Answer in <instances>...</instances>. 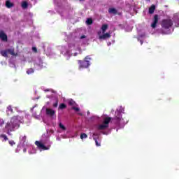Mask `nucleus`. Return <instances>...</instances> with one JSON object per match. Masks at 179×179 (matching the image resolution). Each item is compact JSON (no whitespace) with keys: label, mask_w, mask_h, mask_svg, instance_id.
Instances as JSON below:
<instances>
[{"label":"nucleus","mask_w":179,"mask_h":179,"mask_svg":"<svg viewBox=\"0 0 179 179\" xmlns=\"http://www.w3.org/2000/svg\"><path fill=\"white\" fill-rule=\"evenodd\" d=\"M22 124V117L15 115L11 117L10 121L7 122L5 128L7 130V134L9 132H13L15 129H18Z\"/></svg>","instance_id":"nucleus-1"},{"label":"nucleus","mask_w":179,"mask_h":179,"mask_svg":"<svg viewBox=\"0 0 179 179\" xmlns=\"http://www.w3.org/2000/svg\"><path fill=\"white\" fill-rule=\"evenodd\" d=\"M89 59H92V58L89 57V56L85 57L84 60H78L79 69H86L90 66V61Z\"/></svg>","instance_id":"nucleus-2"},{"label":"nucleus","mask_w":179,"mask_h":179,"mask_svg":"<svg viewBox=\"0 0 179 179\" xmlns=\"http://www.w3.org/2000/svg\"><path fill=\"white\" fill-rule=\"evenodd\" d=\"M122 120H123L122 113H121L120 110H116L115 113V117L112 119L113 124H115V125H120V124H121Z\"/></svg>","instance_id":"nucleus-3"},{"label":"nucleus","mask_w":179,"mask_h":179,"mask_svg":"<svg viewBox=\"0 0 179 179\" xmlns=\"http://www.w3.org/2000/svg\"><path fill=\"white\" fill-rule=\"evenodd\" d=\"M173 24V20L171 19H165L163 20L162 22V27L163 29H170V27H172Z\"/></svg>","instance_id":"nucleus-4"},{"label":"nucleus","mask_w":179,"mask_h":179,"mask_svg":"<svg viewBox=\"0 0 179 179\" xmlns=\"http://www.w3.org/2000/svg\"><path fill=\"white\" fill-rule=\"evenodd\" d=\"M157 23H159V15L156 14L154 15L153 21L151 24V27L152 29H156Z\"/></svg>","instance_id":"nucleus-5"},{"label":"nucleus","mask_w":179,"mask_h":179,"mask_svg":"<svg viewBox=\"0 0 179 179\" xmlns=\"http://www.w3.org/2000/svg\"><path fill=\"white\" fill-rule=\"evenodd\" d=\"M0 38L2 41H4V43L8 42V35H6L3 30H0Z\"/></svg>","instance_id":"nucleus-6"},{"label":"nucleus","mask_w":179,"mask_h":179,"mask_svg":"<svg viewBox=\"0 0 179 179\" xmlns=\"http://www.w3.org/2000/svg\"><path fill=\"white\" fill-rule=\"evenodd\" d=\"M35 145H36V146H38V148H39L40 149H43V150H48V148L45 147V145L40 141H36Z\"/></svg>","instance_id":"nucleus-7"},{"label":"nucleus","mask_w":179,"mask_h":179,"mask_svg":"<svg viewBox=\"0 0 179 179\" xmlns=\"http://www.w3.org/2000/svg\"><path fill=\"white\" fill-rule=\"evenodd\" d=\"M110 37H111V34L110 33H106L99 36V40H106V38H110Z\"/></svg>","instance_id":"nucleus-8"},{"label":"nucleus","mask_w":179,"mask_h":179,"mask_svg":"<svg viewBox=\"0 0 179 179\" xmlns=\"http://www.w3.org/2000/svg\"><path fill=\"white\" fill-rule=\"evenodd\" d=\"M46 114L48 115H50V117H53L55 115V110H54L51 108H47L46 109Z\"/></svg>","instance_id":"nucleus-9"},{"label":"nucleus","mask_w":179,"mask_h":179,"mask_svg":"<svg viewBox=\"0 0 179 179\" xmlns=\"http://www.w3.org/2000/svg\"><path fill=\"white\" fill-rule=\"evenodd\" d=\"M155 10H156V6H155L154 4H152L148 10V13H150V15H153V13H155Z\"/></svg>","instance_id":"nucleus-10"},{"label":"nucleus","mask_w":179,"mask_h":179,"mask_svg":"<svg viewBox=\"0 0 179 179\" xmlns=\"http://www.w3.org/2000/svg\"><path fill=\"white\" fill-rule=\"evenodd\" d=\"M106 128H108V125L103 124L99 125L97 129H99V131H104Z\"/></svg>","instance_id":"nucleus-11"},{"label":"nucleus","mask_w":179,"mask_h":179,"mask_svg":"<svg viewBox=\"0 0 179 179\" xmlns=\"http://www.w3.org/2000/svg\"><path fill=\"white\" fill-rule=\"evenodd\" d=\"M111 120H113L112 117H106L103 119V124L105 125H108V124H110V122L111 121Z\"/></svg>","instance_id":"nucleus-12"},{"label":"nucleus","mask_w":179,"mask_h":179,"mask_svg":"<svg viewBox=\"0 0 179 179\" xmlns=\"http://www.w3.org/2000/svg\"><path fill=\"white\" fill-rule=\"evenodd\" d=\"M6 8H8V9H10V8H13L14 4H13V3L10 2V1L7 0L6 1Z\"/></svg>","instance_id":"nucleus-13"},{"label":"nucleus","mask_w":179,"mask_h":179,"mask_svg":"<svg viewBox=\"0 0 179 179\" xmlns=\"http://www.w3.org/2000/svg\"><path fill=\"white\" fill-rule=\"evenodd\" d=\"M108 12L110 13H112L113 15H117V13H118V11L117 10V9L114 8H109Z\"/></svg>","instance_id":"nucleus-14"},{"label":"nucleus","mask_w":179,"mask_h":179,"mask_svg":"<svg viewBox=\"0 0 179 179\" xmlns=\"http://www.w3.org/2000/svg\"><path fill=\"white\" fill-rule=\"evenodd\" d=\"M108 29V25L106 24H104L101 27L102 33H106V31Z\"/></svg>","instance_id":"nucleus-15"},{"label":"nucleus","mask_w":179,"mask_h":179,"mask_svg":"<svg viewBox=\"0 0 179 179\" xmlns=\"http://www.w3.org/2000/svg\"><path fill=\"white\" fill-rule=\"evenodd\" d=\"M27 75H31V73H34V69L33 68H30L27 71Z\"/></svg>","instance_id":"nucleus-16"},{"label":"nucleus","mask_w":179,"mask_h":179,"mask_svg":"<svg viewBox=\"0 0 179 179\" xmlns=\"http://www.w3.org/2000/svg\"><path fill=\"white\" fill-rule=\"evenodd\" d=\"M2 57H8V50H2L1 52Z\"/></svg>","instance_id":"nucleus-17"},{"label":"nucleus","mask_w":179,"mask_h":179,"mask_svg":"<svg viewBox=\"0 0 179 179\" xmlns=\"http://www.w3.org/2000/svg\"><path fill=\"white\" fill-rule=\"evenodd\" d=\"M7 52L8 54H10V55H15V50L13 49H7Z\"/></svg>","instance_id":"nucleus-18"},{"label":"nucleus","mask_w":179,"mask_h":179,"mask_svg":"<svg viewBox=\"0 0 179 179\" xmlns=\"http://www.w3.org/2000/svg\"><path fill=\"white\" fill-rule=\"evenodd\" d=\"M66 108V105L65 103H61L59 106V110H64Z\"/></svg>","instance_id":"nucleus-19"},{"label":"nucleus","mask_w":179,"mask_h":179,"mask_svg":"<svg viewBox=\"0 0 179 179\" xmlns=\"http://www.w3.org/2000/svg\"><path fill=\"white\" fill-rule=\"evenodd\" d=\"M27 6H29V4L27 3V1H23L22 3V7L24 9H26V8H27Z\"/></svg>","instance_id":"nucleus-20"},{"label":"nucleus","mask_w":179,"mask_h":179,"mask_svg":"<svg viewBox=\"0 0 179 179\" xmlns=\"http://www.w3.org/2000/svg\"><path fill=\"white\" fill-rule=\"evenodd\" d=\"M87 24H93V20L92 18H88L86 21Z\"/></svg>","instance_id":"nucleus-21"},{"label":"nucleus","mask_w":179,"mask_h":179,"mask_svg":"<svg viewBox=\"0 0 179 179\" xmlns=\"http://www.w3.org/2000/svg\"><path fill=\"white\" fill-rule=\"evenodd\" d=\"M75 104H76V103L73 99L69 101V106H75Z\"/></svg>","instance_id":"nucleus-22"},{"label":"nucleus","mask_w":179,"mask_h":179,"mask_svg":"<svg viewBox=\"0 0 179 179\" xmlns=\"http://www.w3.org/2000/svg\"><path fill=\"white\" fill-rule=\"evenodd\" d=\"M59 127L63 131H66V127H65V126H64V124H62V123H59Z\"/></svg>","instance_id":"nucleus-23"},{"label":"nucleus","mask_w":179,"mask_h":179,"mask_svg":"<svg viewBox=\"0 0 179 179\" xmlns=\"http://www.w3.org/2000/svg\"><path fill=\"white\" fill-rule=\"evenodd\" d=\"M7 111L10 113H13V108H12V106H8L7 107Z\"/></svg>","instance_id":"nucleus-24"},{"label":"nucleus","mask_w":179,"mask_h":179,"mask_svg":"<svg viewBox=\"0 0 179 179\" xmlns=\"http://www.w3.org/2000/svg\"><path fill=\"white\" fill-rule=\"evenodd\" d=\"M92 138H93V139H94V138H96V139H99V134H97V133H94V134H92Z\"/></svg>","instance_id":"nucleus-25"},{"label":"nucleus","mask_w":179,"mask_h":179,"mask_svg":"<svg viewBox=\"0 0 179 179\" xmlns=\"http://www.w3.org/2000/svg\"><path fill=\"white\" fill-rule=\"evenodd\" d=\"M80 138H81L82 139H86V138H87V134H85V133H83V134H81V135H80Z\"/></svg>","instance_id":"nucleus-26"},{"label":"nucleus","mask_w":179,"mask_h":179,"mask_svg":"<svg viewBox=\"0 0 179 179\" xmlns=\"http://www.w3.org/2000/svg\"><path fill=\"white\" fill-rule=\"evenodd\" d=\"M1 138H3V139H4V141H8V136H6V134H1L0 135Z\"/></svg>","instance_id":"nucleus-27"},{"label":"nucleus","mask_w":179,"mask_h":179,"mask_svg":"<svg viewBox=\"0 0 179 179\" xmlns=\"http://www.w3.org/2000/svg\"><path fill=\"white\" fill-rule=\"evenodd\" d=\"M94 141H95L96 146H101L100 143H99V141H97V138H94Z\"/></svg>","instance_id":"nucleus-28"},{"label":"nucleus","mask_w":179,"mask_h":179,"mask_svg":"<svg viewBox=\"0 0 179 179\" xmlns=\"http://www.w3.org/2000/svg\"><path fill=\"white\" fill-rule=\"evenodd\" d=\"M8 143H9V145H10V146H13V145L15 144V141H9Z\"/></svg>","instance_id":"nucleus-29"},{"label":"nucleus","mask_w":179,"mask_h":179,"mask_svg":"<svg viewBox=\"0 0 179 179\" xmlns=\"http://www.w3.org/2000/svg\"><path fill=\"white\" fill-rule=\"evenodd\" d=\"M5 124V122L3 121V119H0V127H2Z\"/></svg>","instance_id":"nucleus-30"},{"label":"nucleus","mask_w":179,"mask_h":179,"mask_svg":"<svg viewBox=\"0 0 179 179\" xmlns=\"http://www.w3.org/2000/svg\"><path fill=\"white\" fill-rule=\"evenodd\" d=\"M21 138V141H22L23 143L26 142V136H24L22 137H20Z\"/></svg>","instance_id":"nucleus-31"},{"label":"nucleus","mask_w":179,"mask_h":179,"mask_svg":"<svg viewBox=\"0 0 179 179\" xmlns=\"http://www.w3.org/2000/svg\"><path fill=\"white\" fill-rule=\"evenodd\" d=\"M53 107L57 108L58 107V100L56 101L55 103H53Z\"/></svg>","instance_id":"nucleus-32"},{"label":"nucleus","mask_w":179,"mask_h":179,"mask_svg":"<svg viewBox=\"0 0 179 179\" xmlns=\"http://www.w3.org/2000/svg\"><path fill=\"white\" fill-rule=\"evenodd\" d=\"M72 110H75V111H80V109L79 108L73 107Z\"/></svg>","instance_id":"nucleus-33"},{"label":"nucleus","mask_w":179,"mask_h":179,"mask_svg":"<svg viewBox=\"0 0 179 179\" xmlns=\"http://www.w3.org/2000/svg\"><path fill=\"white\" fill-rule=\"evenodd\" d=\"M32 50H33V51H34V52H37V48L33 47Z\"/></svg>","instance_id":"nucleus-34"},{"label":"nucleus","mask_w":179,"mask_h":179,"mask_svg":"<svg viewBox=\"0 0 179 179\" xmlns=\"http://www.w3.org/2000/svg\"><path fill=\"white\" fill-rule=\"evenodd\" d=\"M80 38H81V39L86 38V36L83 35V36H80Z\"/></svg>","instance_id":"nucleus-35"},{"label":"nucleus","mask_w":179,"mask_h":179,"mask_svg":"<svg viewBox=\"0 0 179 179\" xmlns=\"http://www.w3.org/2000/svg\"><path fill=\"white\" fill-rule=\"evenodd\" d=\"M79 1H85V0H79Z\"/></svg>","instance_id":"nucleus-36"}]
</instances>
